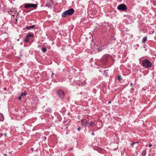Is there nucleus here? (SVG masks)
<instances>
[{
  "label": "nucleus",
  "instance_id": "obj_1",
  "mask_svg": "<svg viewBox=\"0 0 156 156\" xmlns=\"http://www.w3.org/2000/svg\"><path fill=\"white\" fill-rule=\"evenodd\" d=\"M16 10L13 8H11L10 10V11L9 12V13L12 16V21L15 24H16L17 22V15H16V17L14 18L15 17L14 14H16Z\"/></svg>",
  "mask_w": 156,
  "mask_h": 156
},
{
  "label": "nucleus",
  "instance_id": "obj_2",
  "mask_svg": "<svg viewBox=\"0 0 156 156\" xmlns=\"http://www.w3.org/2000/svg\"><path fill=\"white\" fill-rule=\"evenodd\" d=\"M74 12V10L73 9L71 8L63 12L62 14V17L63 18L68 16H71Z\"/></svg>",
  "mask_w": 156,
  "mask_h": 156
},
{
  "label": "nucleus",
  "instance_id": "obj_3",
  "mask_svg": "<svg viewBox=\"0 0 156 156\" xmlns=\"http://www.w3.org/2000/svg\"><path fill=\"white\" fill-rule=\"evenodd\" d=\"M142 66L146 69H149L151 67L152 63L148 60L145 59L142 61Z\"/></svg>",
  "mask_w": 156,
  "mask_h": 156
},
{
  "label": "nucleus",
  "instance_id": "obj_4",
  "mask_svg": "<svg viewBox=\"0 0 156 156\" xmlns=\"http://www.w3.org/2000/svg\"><path fill=\"white\" fill-rule=\"evenodd\" d=\"M24 7L26 8H28L30 7L36 8L37 7V4H31V3H25L24 4Z\"/></svg>",
  "mask_w": 156,
  "mask_h": 156
},
{
  "label": "nucleus",
  "instance_id": "obj_5",
  "mask_svg": "<svg viewBox=\"0 0 156 156\" xmlns=\"http://www.w3.org/2000/svg\"><path fill=\"white\" fill-rule=\"evenodd\" d=\"M57 94L59 97L62 99H63L64 98L65 93L64 91L61 90H59L57 91Z\"/></svg>",
  "mask_w": 156,
  "mask_h": 156
},
{
  "label": "nucleus",
  "instance_id": "obj_6",
  "mask_svg": "<svg viewBox=\"0 0 156 156\" xmlns=\"http://www.w3.org/2000/svg\"><path fill=\"white\" fill-rule=\"evenodd\" d=\"M117 9L119 10L125 11L127 9V7L124 4H121L118 6Z\"/></svg>",
  "mask_w": 156,
  "mask_h": 156
},
{
  "label": "nucleus",
  "instance_id": "obj_7",
  "mask_svg": "<svg viewBox=\"0 0 156 156\" xmlns=\"http://www.w3.org/2000/svg\"><path fill=\"white\" fill-rule=\"evenodd\" d=\"M34 36V35L32 34L31 33H28L27 35L26 38L24 40V42L25 43H27L29 42V40L30 39V37H33Z\"/></svg>",
  "mask_w": 156,
  "mask_h": 156
},
{
  "label": "nucleus",
  "instance_id": "obj_8",
  "mask_svg": "<svg viewBox=\"0 0 156 156\" xmlns=\"http://www.w3.org/2000/svg\"><path fill=\"white\" fill-rule=\"evenodd\" d=\"M81 124L83 126H86L89 124V122L86 120L83 119L81 120Z\"/></svg>",
  "mask_w": 156,
  "mask_h": 156
},
{
  "label": "nucleus",
  "instance_id": "obj_9",
  "mask_svg": "<svg viewBox=\"0 0 156 156\" xmlns=\"http://www.w3.org/2000/svg\"><path fill=\"white\" fill-rule=\"evenodd\" d=\"M53 4V3L51 0H48L47 1V3L46 5V6L49 8H50Z\"/></svg>",
  "mask_w": 156,
  "mask_h": 156
},
{
  "label": "nucleus",
  "instance_id": "obj_10",
  "mask_svg": "<svg viewBox=\"0 0 156 156\" xmlns=\"http://www.w3.org/2000/svg\"><path fill=\"white\" fill-rule=\"evenodd\" d=\"M4 117L3 115L0 113V122L3 121L4 119Z\"/></svg>",
  "mask_w": 156,
  "mask_h": 156
},
{
  "label": "nucleus",
  "instance_id": "obj_11",
  "mask_svg": "<svg viewBox=\"0 0 156 156\" xmlns=\"http://www.w3.org/2000/svg\"><path fill=\"white\" fill-rule=\"evenodd\" d=\"M35 25H34L32 26H27L26 27V28L28 30H30L31 29H32V28H34L35 27Z\"/></svg>",
  "mask_w": 156,
  "mask_h": 156
},
{
  "label": "nucleus",
  "instance_id": "obj_12",
  "mask_svg": "<svg viewBox=\"0 0 156 156\" xmlns=\"http://www.w3.org/2000/svg\"><path fill=\"white\" fill-rule=\"evenodd\" d=\"M147 36H145V37H144L143 38L142 40V43H144L147 40Z\"/></svg>",
  "mask_w": 156,
  "mask_h": 156
},
{
  "label": "nucleus",
  "instance_id": "obj_13",
  "mask_svg": "<svg viewBox=\"0 0 156 156\" xmlns=\"http://www.w3.org/2000/svg\"><path fill=\"white\" fill-rule=\"evenodd\" d=\"M146 154V151L145 150H144L142 151L141 154L142 156H145Z\"/></svg>",
  "mask_w": 156,
  "mask_h": 156
},
{
  "label": "nucleus",
  "instance_id": "obj_14",
  "mask_svg": "<svg viewBox=\"0 0 156 156\" xmlns=\"http://www.w3.org/2000/svg\"><path fill=\"white\" fill-rule=\"evenodd\" d=\"M41 51L43 52H45L47 51V49L45 47H43L41 49Z\"/></svg>",
  "mask_w": 156,
  "mask_h": 156
},
{
  "label": "nucleus",
  "instance_id": "obj_15",
  "mask_svg": "<svg viewBox=\"0 0 156 156\" xmlns=\"http://www.w3.org/2000/svg\"><path fill=\"white\" fill-rule=\"evenodd\" d=\"M89 124L90 126H94L95 125V123L92 121H91L89 123Z\"/></svg>",
  "mask_w": 156,
  "mask_h": 156
},
{
  "label": "nucleus",
  "instance_id": "obj_16",
  "mask_svg": "<svg viewBox=\"0 0 156 156\" xmlns=\"http://www.w3.org/2000/svg\"><path fill=\"white\" fill-rule=\"evenodd\" d=\"M117 79L119 81H121L122 80V79L121 78V76L120 75H119L118 76Z\"/></svg>",
  "mask_w": 156,
  "mask_h": 156
},
{
  "label": "nucleus",
  "instance_id": "obj_17",
  "mask_svg": "<svg viewBox=\"0 0 156 156\" xmlns=\"http://www.w3.org/2000/svg\"><path fill=\"white\" fill-rule=\"evenodd\" d=\"M27 94V93H25V92L24 93H22L21 94V96H22V97H23L24 96H25Z\"/></svg>",
  "mask_w": 156,
  "mask_h": 156
},
{
  "label": "nucleus",
  "instance_id": "obj_18",
  "mask_svg": "<svg viewBox=\"0 0 156 156\" xmlns=\"http://www.w3.org/2000/svg\"><path fill=\"white\" fill-rule=\"evenodd\" d=\"M138 143V142H133L131 144V146L132 147H133V145L135 144H137Z\"/></svg>",
  "mask_w": 156,
  "mask_h": 156
},
{
  "label": "nucleus",
  "instance_id": "obj_19",
  "mask_svg": "<svg viewBox=\"0 0 156 156\" xmlns=\"http://www.w3.org/2000/svg\"><path fill=\"white\" fill-rule=\"evenodd\" d=\"M98 51H101L102 50V48L100 47L99 48H98Z\"/></svg>",
  "mask_w": 156,
  "mask_h": 156
},
{
  "label": "nucleus",
  "instance_id": "obj_20",
  "mask_svg": "<svg viewBox=\"0 0 156 156\" xmlns=\"http://www.w3.org/2000/svg\"><path fill=\"white\" fill-rule=\"evenodd\" d=\"M22 96H20L19 97L18 99V100H20L21 99H22Z\"/></svg>",
  "mask_w": 156,
  "mask_h": 156
},
{
  "label": "nucleus",
  "instance_id": "obj_21",
  "mask_svg": "<svg viewBox=\"0 0 156 156\" xmlns=\"http://www.w3.org/2000/svg\"><path fill=\"white\" fill-rule=\"evenodd\" d=\"M79 82H80V81H78V83H76V84H79V85H80V83Z\"/></svg>",
  "mask_w": 156,
  "mask_h": 156
},
{
  "label": "nucleus",
  "instance_id": "obj_22",
  "mask_svg": "<svg viewBox=\"0 0 156 156\" xmlns=\"http://www.w3.org/2000/svg\"><path fill=\"white\" fill-rule=\"evenodd\" d=\"M130 86H133V84L132 83H130Z\"/></svg>",
  "mask_w": 156,
  "mask_h": 156
},
{
  "label": "nucleus",
  "instance_id": "obj_23",
  "mask_svg": "<svg viewBox=\"0 0 156 156\" xmlns=\"http://www.w3.org/2000/svg\"><path fill=\"white\" fill-rule=\"evenodd\" d=\"M80 127H78V129H77V130L79 131H80Z\"/></svg>",
  "mask_w": 156,
  "mask_h": 156
},
{
  "label": "nucleus",
  "instance_id": "obj_24",
  "mask_svg": "<svg viewBox=\"0 0 156 156\" xmlns=\"http://www.w3.org/2000/svg\"><path fill=\"white\" fill-rule=\"evenodd\" d=\"M152 144H150V145H149V147H152Z\"/></svg>",
  "mask_w": 156,
  "mask_h": 156
},
{
  "label": "nucleus",
  "instance_id": "obj_25",
  "mask_svg": "<svg viewBox=\"0 0 156 156\" xmlns=\"http://www.w3.org/2000/svg\"><path fill=\"white\" fill-rule=\"evenodd\" d=\"M134 90V89L133 88H132L131 89V90L132 91H133Z\"/></svg>",
  "mask_w": 156,
  "mask_h": 156
},
{
  "label": "nucleus",
  "instance_id": "obj_26",
  "mask_svg": "<svg viewBox=\"0 0 156 156\" xmlns=\"http://www.w3.org/2000/svg\"><path fill=\"white\" fill-rule=\"evenodd\" d=\"M54 73H51V76H53L54 75Z\"/></svg>",
  "mask_w": 156,
  "mask_h": 156
},
{
  "label": "nucleus",
  "instance_id": "obj_27",
  "mask_svg": "<svg viewBox=\"0 0 156 156\" xmlns=\"http://www.w3.org/2000/svg\"><path fill=\"white\" fill-rule=\"evenodd\" d=\"M7 89V88L6 87H4V90H6Z\"/></svg>",
  "mask_w": 156,
  "mask_h": 156
},
{
  "label": "nucleus",
  "instance_id": "obj_28",
  "mask_svg": "<svg viewBox=\"0 0 156 156\" xmlns=\"http://www.w3.org/2000/svg\"><path fill=\"white\" fill-rule=\"evenodd\" d=\"M91 134L92 135H94V133H92Z\"/></svg>",
  "mask_w": 156,
  "mask_h": 156
},
{
  "label": "nucleus",
  "instance_id": "obj_29",
  "mask_svg": "<svg viewBox=\"0 0 156 156\" xmlns=\"http://www.w3.org/2000/svg\"><path fill=\"white\" fill-rule=\"evenodd\" d=\"M4 155L5 156H7V155L6 154H4Z\"/></svg>",
  "mask_w": 156,
  "mask_h": 156
},
{
  "label": "nucleus",
  "instance_id": "obj_30",
  "mask_svg": "<svg viewBox=\"0 0 156 156\" xmlns=\"http://www.w3.org/2000/svg\"><path fill=\"white\" fill-rule=\"evenodd\" d=\"M4 135H5V136H6V133H5L4 134Z\"/></svg>",
  "mask_w": 156,
  "mask_h": 156
},
{
  "label": "nucleus",
  "instance_id": "obj_31",
  "mask_svg": "<svg viewBox=\"0 0 156 156\" xmlns=\"http://www.w3.org/2000/svg\"><path fill=\"white\" fill-rule=\"evenodd\" d=\"M111 101H109V102H108V103L109 104H110V103H111Z\"/></svg>",
  "mask_w": 156,
  "mask_h": 156
},
{
  "label": "nucleus",
  "instance_id": "obj_32",
  "mask_svg": "<svg viewBox=\"0 0 156 156\" xmlns=\"http://www.w3.org/2000/svg\"><path fill=\"white\" fill-rule=\"evenodd\" d=\"M19 39H18L17 40L18 41H19Z\"/></svg>",
  "mask_w": 156,
  "mask_h": 156
}]
</instances>
